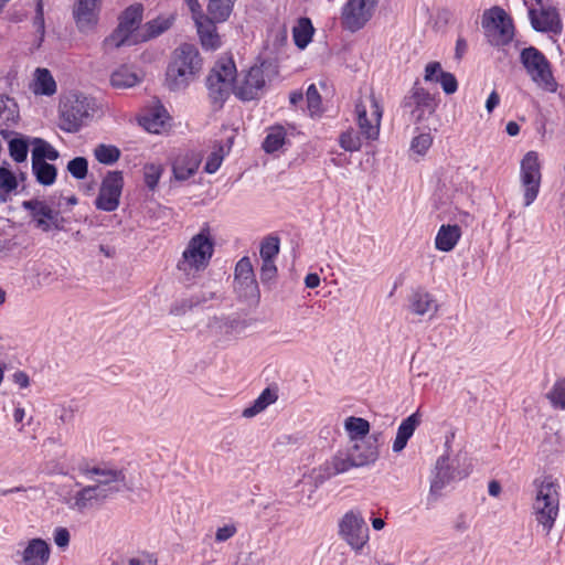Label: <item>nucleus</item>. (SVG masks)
Masks as SVG:
<instances>
[{
  "label": "nucleus",
  "mask_w": 565,
  "mask_h": 565,
  "mask_svg": "<svg viewBox=\"0 0 565 565\" xmlns=\"http://www.w3.org/2000/svg\"><path fill=\"white\" fill-rule=\"evenodd\" d=\"M120 150L114 145L99 143L94 149V156L99 163L111 166L120 158Z\"/></svg>",
  "instance_id": "a19ab883"
},
{
  "label": "nucleus",
  "mask_w": 565,
  "mask_h": 565,
  "mask_svg": "<svg viewBox=\"0 0 565 565\" xmlns=\"http://www.w3.org/2000/svg\"><path fill=\"white\" fill-rule=\"evenodd\" d=\"M175 17L170 14L169 17L159 15L156 19L146 22L141 28V32L138 33L139 43L148 42L160 36L171 29Z\"/></svg>",
  "instance_id": "a878e982"
},
{
  "label": "nucleus",
  "mask_w": 565,
  "mask_h": 565,
  "mask_svg": "<svg viewBox=\"0 0 565 565\" xmlns=\"http://www.w3.org/2000/svg\"><path fill=\"white\" fill-rule=\"evenodd\" d=\"M66 169L73 178L83 180L88 173V161L85 157H75L67 162Z\"/></svg>",
  "instance_id": "de8ad7c7"
},
{
  "label": "nucleus",
  "mask_w": 565,
  "mask_h": 565,
  "mask_svg": "<svg viewBox=\"0 0 565 565\" xmlns=\"http://www.w3.org/2000/svg\"><path fill=\"white\" fill-rule=\"evenodd\" d=\"M236 77V66L232 57H221L206 77L209 96L213 104L223 106L230 96V88Z\"/></svg>",
  "instance_id": "39448f33"
},
{
  "label": "nucleus",
  "mask_w": 565,
  "mask_h": 565,
  "mask_svg": "<svg viewBox=\"0 0 565 565\" xmlns=\"http://www.w3.org/2000/svg\"><path fill=\"white\" fill-rule=\"evenodd\" d=\"M102 0H74L72 15L79 33L93 31L99 21Z\"/></svg>",
  "instance_id": "dca6fc26"
},
{
  "label": "nucleus",
  "mask_w": 565,
  "mask_h": 565,
  "mask_svg": "<svg viewBox=\"0 0 565 565\" xmlns=\"http://www.w3.org/2000/svg\"><path fill=\"white\" fill-rule=\"evenodd\" d=\"M166 119H169L167 110L163 108V106H159L152 109L148 115H145L141 118L140 124L149 132L159 134L160 130L164 127Z\"/></svg>",
  "instance_id": "72a5a7b5"
},
{
  "label": "nucleus",
  "mask_w": 565,
  "mask_h": 565,
  "mask_svg": "<svg viewBox=\"0 0 565 565\" xmlns=\"http://www.w3.org/2000/svg\"><path fill=\"white\" fill-rule=\"evenodd\" d=\"M18 186V177L10 170L9 164L4 161L0 166V190H3L4 192H14Z\"/></svg>",
  "instance_id": "a18cd8bd"
},
{
  "label": "nucleus",
  "mask_w": 565,
  "mask_h": 565,
  "mask_svg": "<svg viewBox=\"0 0 565 565\" xmlns=\"http://www.w3.org/2000/svg\"><path fill=\"white\" fill-rule=\"evenodd\" d=\"M32 172L36 182L41 185L49 186L56 181L57 169L54 164L46 161L32 162Z\"/></svg>",
  "instance_id": "c9c22d12"
},
{
  "label": "nucleus",
  "mask_w": 565,
  "mask_h": 565,
  "mask_svg": "<svg viewBox=\"0 0 565 565\" xmlns=\"http://www.w3.org/2000/svg\"><path fill=\"white\" fill-rule=\"evenodd\" d=\"M534 484L537 487L534 503L536 521L543 526L546 534H548L558 515V484L552 480V477H545L542 481L535 479Z\"/></svg>",
  "instance_id": "20e7f679"
},
{
  "label": "nucleus",
  "mask_w": 565,
  "mask_h": 565,
  "mask_svg": "<svg viewBox=\"0 0 565 565\" xmlns=\"http://www.w3.org/2000/svg\"><path fill=\"white\" fill-rule=\"evenodd\" d=\"M202 67L200 52L194 44L182 43L171 55L164 84L171 92L184 90Z\"/></svg>",
  "instance_id": "f257e3e1"
},
{
  "label": "nucleus",
  "mask_w": 565,
  "mask_h": 565,
  "mask_svg": "<svg viewBox=\"0 0 565 565\" xmlns=\"http://www.w3.org/2000/svg\"><path fill=\"white\" fill-rule=\"evenodd\" d=\"M21 206L25 211H29L35 227L46 233L49 226L46 217L51 214V206L45 201H41L39 199L23 201Z\"/></svg>",
  "instance_id": "bb28decb"
},
{
  "label": "nucleus",
  "mask_w": 565,
  "mask_h": 565,
  "mask_svg": "<svg viewBox=\"0 0 565 565\" xmlns=\"http://www.w3.org/2000/svg\"><path fill=\"white\" fill-rule=\"evenodd\" d=\"M32 148V162H42L46 160L55 161L58 159V151L46 140L42 138L31 139Z\"/></svg>",
  "instance_id": "7c9ffc66"
},
{
  "label": "nucleus",
  "mask_w": 565,
  "mask_h": 565,
  "mask_svg": "<svg viewBox=\"0 0 565 565\" xmlns=\"http://www.w3.org/2000/svg\"><path fill=\"white\" fill-rule=\"evenodd\" d=\"M277 398H278V388L276 386L275 387L268 386V387L264 388L263 392L257 397V399H259V402L264 406H266V408L270 404H274L277 401Z\"/></svg>",
  "instance_id": "e2e57ef3"
},
{
  "label": "nucleus",
  "mask_w": 565,
  "mask_h": 565,
  "mask_svg": "<svg viewBox=\"0 0 565 565\" xmlns=\"http://www.w3.org/2000/svg\"><path fill=\"white\" fill-rule=\"evenodd\" d=\"M236 1L237 0H209L206 15L216 22H225L231 17Z\"/></svg>",
  "instance_id": "2f4dec72"
},
{
  "label": "nucleus",
  "mask_w": 565,
  "mask_h": 565,
  "mask_svg": "<svg viewBox=\"0 0 565 565\" xmlns=\"http://www.w3.org/2000/svg\"><path fill=\"white\" fill-rule=\"evenodd\" d=\"M308 109L311 115L321 111V96L315 84L309 85L306 93Z\"/></svg>",
  "instance_id": "864d4df0"
},
{
  "label": "nucleus",
  "mask_w": 565,
  "mask_h": 565,
  "mask_svg": "<svg viewBox=\"0 0 565 565\" xmlns=\"http://www.w3.org/2000/svg\"><path fill=\"white\" fill-rule=\"evenodd\" d=\"M433 475L427 497L428 508L438 501L446 486L452 481L462 480L468 477L469 472L459 469L458 459H450L449 455L445 454L438 457Z\"/></svg>",
  "instance_id": "0eeeda50"
},
{
  "label": "nucleus",
  "mask_w": 565,
  "mask_h": 565,
  "mask_svg": "<svg viewBox=\"0 0 565 565\" xmlns=\"http://www.w3.org/2000/svg\"><path fill=\"white\" fill-rule=\"evenodd\" d=\"M372 104L374 107L373 116L375 124L367 118L366 108L362 103L355 105V111L358 116V125L363 135L369 140H376L380 134V122L382 118V109L373 98Z\"/></svg>",
  "instance_id": "5701e85b"
},
{
  "label": "nucleus",
  "mask_w": 565,
  "mask_h": 565,
  "mask_svg": "<svg viewBox=\"0 0 565 565\" xmlns=\"http://www.w3.org/2000/svg\"><path fill=\"white\" fill-rule=\"evenodd\" d=\"M521 62L534 81H541L547 84L552 78L550 62L536 47L530 46L523 49L521 52Z\"/></svg>",
  "instance_id": "a211bd4d"
},
{
  "label": "nucleus",
  "mask_w": 565,
  "mask_h": 565,
  "mask_svg": "<svg viewBox=\"0 0 565 565\" xmlns=\"http://www.w3.org/2000/svg\"><path fill=\"white\" fill-rule=\"evenodd\" d=\"M214 253V242L210 235L209 227L202 228L194 235L178 262L177 268L182 273L181 282L189 287L194 278L210 264Z\"/></svg>",
  "instance_id": "f03ea898"
},
{
  "label": "nucleus",
  "mask_w": 565,
  "mask_h": 565,
  "mask_svg": "<svg viewBox=\"0 0 565 565\" xmlns=\"http://www.w3.org/2000/svg\"><path fill=\"white\" fill-rule=\"evenodd\" d=\"M193 309H194V305H193L192 298L190 297V298H185V299L175 301L170 307V313L173 316L180 317Z\"/></svg>",
  "instance_id": "bf43d9fd"
},
{
  "label": "nucleus",
  "mask_w": 565,
  "mask_h": 565,
  "mask_svg": "<svg viewBox=\"0 0 565 565\" xmlns=\"http://www.w3.org/2000/svg\"><path fill=\"white\" fill-rule=\"evenodd\" d=\"M433 303L431 295L423 288L414 290L409 299L411 311L419 316L427 313Z\"/></svg>",
  "instance_id": "e433bc0d"
},
{
  "label": "nucleus",
  "mask_w": 565,
  "mask_h": 565,
  "mask_svg": "<svg viewBox=\"0 0 565 565\" xmlns=\"http://www.w3.org/2000/svg\"><path fill=\"white\" fill-rule=\"evenodd\" d=\"M50 554V544L41 537L31 539L22 552H17V555H21L18 562L23 565H45Z\"/></svg>",
  "instance_id": "4be33fe9"
},
{
  "label": "nucleus",
  "mask_w": 565,
  "mask_h": 565,
  "mask_svg": "<svg viewBox=\"0 0 565 565\" xmlns=\"http://www.w3.org/2000/svg\"><path fill=\"white\" fill-rule=\"evenodd\" d=\"M191 298L194 308H210V306H207V302L210 300L222 301L223 299L222 295L218 294L217 291H201L199 294L192 295Z\"/></svg>",
  "instance_id": "5fc2aeb1"
},
{
  "label": "nucleus",
  "mask_w": 565,
  "mask_h": 565,
  "mask_svg": "<svg viewBox=\"0 0 565 565\" xmlns=\"http://www.w3.org/2000/svg\"><path fill=\"white\" fill-rule=\"evenodd\" d=\"M234 289L241 298L259 300L260 292L249 257H242L235 265Z\"/></svg>",
  "instance_id": "2eb2a0df"
},
{
  "label": "nucleus",
  "mask_w": 565,
  "mask_h": 565,
  "mask_svg": "<svg viewBox=\"0 0 565 565\" xmlns=\"http://www.w3.org/2000/svg\"><path fill=\"white\" fill-rule=\"evenodd\" d=\"M92 107L89 100L85 96H75L67 99L60 106V125L58 127L70 134L81 130L84 120L90 116Z\"/></svg>",
  "instance_id": "f8f14e48"
},
{
  "label": "nucleus",
  "mask_w": 565,
  "mask_h": 565,
  "mask_svg": "<svg viewBox=\"0 0 565 565\" xmlns=\"http://www.w3.org/2000/svg\"><path fill=\"white\" fill-rule=\"evenodd\" d=\"M202 162V154L186 149L178 153L172 162V174L177 181L183 182L193 177Z\"/></svg>",
  "instance_id": "412c9836"
},
{
  "label": "nucleus",
  "mask_w": 565,
  "mask_h": 565,
  "mask_svg": "<svg viewBox=\"0 0 565 565\" xmlns=\"http://www.w3.org/2000/svg\"><path fill=\"white\" fill-rule=\"evenodd\" d=\"M344 429L347 430L352 443L367 438L371 435L370 422L363 417L349 416L344 420Z\"/></svg>",
  "instance_id": "c756f323"
},
{
  "label": "nucleus",
  "mask_w": 565,
  "mask_h": 565,
  "mask_svg": "<svg viewBox=\"0 0 565 565\" xmlns=\"http://www.w3.org/2000/svg\"><path fill=\"white\" fill-rule=\"evenodd\" d=\"M271 71L277 74V67L270 61H263L259 65L252 66L242 82L234 87L235 96L243 102H250L259 98L265 85V73Z\"/></svg>",
  "instance_id": "6e6552de"
},
{
  "label": "nucleus",
  "mask_w": 565,
  "mask_h": 565,
  "mask_svg": "<svg viewBox=\"0 0 565 565\" xmlns=\"http://www.w3.org/2000/svg\"><path fill=\"white\" fill-rule=\"evenodd\" d=\"M333 466L331 473H343L350 470L351 468H360L358 461L355 460L354 455L351 454L348 448L347 452L338 451L330 461Z\"/></svg>",
  "instance_id": "58836bf2"
},
{
  "label": "nucleus",
  "mask_w": 565,
  "mask_h": 565,
  "mask_svg": "<svg viewBox=\"0 0 565 565\" xmlns=\"http://www.w3.org/2000/svg\"><path fill=\"white\" fill-rule=\"evenodd\" d=\"M280 249L278 236L268 235L260 243L259 255L262 259L275 260Z\"/></svg>",
  "instance_id": "c03bdc74"
},
{
  "label": "nucleus",
  "mask_w": 565,
  "mask_h": 565,
  "mask_svg": "<svg viewBox=\"0 0 565 565\" xmlns=\"http://www.w3.org/2000/svg\"><path fill=\"white\" fill-rule=\"evenodd\" d=\"M313 33L315 28L311 20L307 17L299 18L297 24L292 28L295 45L300 50H305L311 42Z\"/></svg>",
  "instance_id": "c85d7f7f"
},
{
  "label": "nucleus",
  "mask_w": 565,
  "mask_h": 565,
  "mask_svg": "<svg viewBox=\"0 0 565 565\" xmlns=\"http://www.w3.org/2000/svg\"><path fill=\"white\" fill-rule=\"evenodd\" d=\"M541 163L535 151H529L521 160L520 180L523 188L524 206H530L537 198L541 186Z\"/></svg>",
  "instance_id": "9b49d317"
},
{
  "label": "nucleus",
  "mask_w": 565,
  "mask_h": 565,
  "mask_svg": "<svg viewBox=\"0 0 565 565\" xmlns=\"http://www.w3.org/2000/svg\"><path fill=\"white\" fill-rule=\"evenodd\" d=\"M339 536L360 553L369 542V526L360 511H349L339 521Z\"/></svg>",
  "instance_id": "1a4fd4ad"
},
{
  "label": "nucleus",
  "mask_w": 565,
  "mask_h": 565,
  "mask_svg": "<svg viewBox=\"0 0 565 565\" xmlns=\"http://www.w3.org/2000/svg\"><path fill=\"white\" fill-rule=\"evenodd\" d=\"M236 533V527L233 524H226L222 527H218L215 533L216 542H225L231 539Z\"/></svg>",
  "instance_id": "69168bd1"
},
{
  "label": "nucleus",
  "mask_w": 565,
  "mask_h": 565,
  "mask_svg": "<svg viewBox=\"0 0 565 565\" xmlns=\"http://www.w3.org/2000/svg\"><path fill=\"white\" fill-rule=\"evenodd\" d=\"M401 106L409 110L413 122L419 124L436 111L437 102L434 95L419 86L416 81L408 94L404 96Z\"/></svg>",
  "instance_id": "9d476101"
},
{
  "label": "nucleus",
  "mask_w": 565,
  "mask_h": 565,
  "mask_svg": "<svg viewBox=\"0 0 565 565\" xmlns=\"http://www.w3.org/2000/svg\"><path fill=\"white\" fill-rule=\"evenodd\" d=\"M443 72L444 71L439 62H429L425 67L424 79L426 82L438 83V76H440Z\"/></svg>",
  "instance_id": "680f3d73"
},
{
  "label": "nucleus",
  "mask_w": 565,
  "mask_h": 565,
  "mask_svg": "<svg viewBox=\"0 0 565 565\" xmlns=\"http://www.w3.org/2000/svg\"><path fill=\"white\" fill-rule=\"evenodd\" d=\"M124 184L121 171H108L102 180L99 192L94 202L95 207L104 212L116 211L120 203Z\"/></svg>",
  "instance_id": "ddd939ff"
},
{
  "label": "nucleus",
  "mask_w": 565,
  "mask_h": 565,
  "mask_svg": "<svg viewBox=\"0 0 565 565\" xmlns=\"http://www.w3.org/2000/svg\"><path fill=\"white\" fill-rule=\"evenodd\" d=\"M47 223V232L55 231H65L66 218L63 217L58 210H55L51 206V214L46 217Z\"/></svg>",
  "instance_id": "13d9d810"
},
{
  "label": "nucleus",
  "mask_w": 565,
  "mask_h": 565,
  "mask_svg": "<svg viewBox=\"0 0 565 565\" xmlns=\"http://www.w3.org/2000/svg\"><path fill=\"white\" fill-rule=\"evenodd\" d=\"M529 18L532 28L536 32L561 34L563 23L559 13L555 7L540 6V14L533 8L529 9Z\"/></svg>",
  "instance_id": "6ab92c4d"
},
{
  "label": "nucleus",
  "mask_w": 565,
  "mask_h": 565,
  "mask_svg": "<svg viewBox=\"0 0 565 565\" xmlns=\"http://www.w3.org/2000/svg\"><path fill=\"white\" fill-rule=\"evenodd\" d=\"M438 83H440L443 90L447 94H454L458 89V82L452 73L443 72L440 76H438Z\"/></svg>",
  "instance_id": "4d7b16f0"
},
{
  "label": "nucleus",
  "mask_w": 565,
  "mask_h": 565,
  "mask_svg": "<svg viewBox=\"0 0 565 565\" xmlns=\"http://www.w3.org/2000/svg\"><path fill=\"white\" fill-rule=\"evenodd\" d=\"M419 424L420 414L418 411L402 420L397 428L396 437L392 447L394 452H401L406 447Z\"/></svg>",
  "instance_id": "393cba45"
},
{
  "label": "nucleus",
  "mask_w": 565,
  "mask_h": 565,
  "mask_svg": "<svg viewBox=\"0 0 565 565\" xmlns=\"http://www.w3.org/2000/svg\"><path fill=\"white\" fill-rule=\"evenodd\" d=\"M56 92V83L47 68L35 71V94L52 96Z\"/></svg>",
  "instance_id": "4c0bfd02"
},
{
  "label": "nucleus",
  "mask_w": 565,
  "mask_h": 565,
  "mask_svg": "<svg viewBox=\"0 0 565 565\" xmlns=\"http://www.w3.org/2000/svg\"><path fill=\"white\" fill-rule=\"evenodd\" d=\"M482 28L488 41L493 46H504L514 38L512 18L501 7L494 6L482 14Z\"/></svg>",
  "instance_id": "423d86ee"
},
{
  "label": "nucleus",
  "mask_w": 565,
  "mask_h": 565,
  "mask_svg": "<svg viewBox=\"0 0 565 565\" xmlns=\"http://www.w3.org/2000/svg\"><path fill=\"white\" fill-rule=\"evenodd\" d=\"M140 82L139 76L129 66L121 65L111 73L110 83L116 88H129Z\"/></svg>",
  "instance_id": "473e14b6"
},
{
  "label": "nucleus",
  "mask_w": 565,
  "mask_h": 565,
  "mask_svg": "<svg viewBox=\"0 0 565 565\" xmlns=\"http://www.w3.org/2000/svg\"><path fill=\"white\" fill-rule=\"evenodd\" d=\"M95 490V494H93L96 498V504L103 503L106 499H108L110 495L121 492L122 488H120L118 484L114 486H104L100 484V482L97 481L96 484L89 486Z\"/></svg>",
  "instance_id": "603ef678"
},
{
  "label": "nucleus",
  "mask_w": 565,
  "mask_h": 565,
  "mask_svg": "<svg viewBox=\"0 0 565 565\" xmlns=\"http://www.w3.org/2000/svg\"><path fill=\"white\" fill-rule=\"evenodd\" d=\"M53 540L57 547L66 548L71 541L70 531L63 526L56 527L53 532Z\"/></svg>",
  "instance_id": "052dcab7"
},
{
  "label": "nucleus",
  "mask_w": 565,
  "mask_h": 565,
  "mask_svg": "<svg viewBox=\"0 0 565 565\" xmlns=\"http://www.w3.org/2000/svg\"><path fill=\"white\" fill-rule=\"evenodd\" d=\"M285 140L286 130L277 126L265 137L262 147L266 153H274L285 143Z\"/></svg>",
  "instance_id": "79ce46f5"
},
{
  "label": "nucleus",
  "mask_w": 565,
  "mask_h": 565,
  "mask_svg": "<svg viewBox=\"0 0 565 565\" xmlns=\"http://www.w3.org/2000/svg\"><path fill=\"white\" fill-rule=\"evenodd\" d=\"M277 273L275 260L262 259L259 277L263 285L270 287L277 277Z\"/></svg>",
  "instance_id": "3c124183"
},
{
  "label": "nucleus",
  "mask_w": 565,
  "mask_h": 565,
  "mask_svg": "<svg viewBox=\"0 0 565 565\" xmlns=\"http://www.w3.org/2000/svg\"><path fill=\"white\" fill-rule=\"evenodd\" d=\"M143 12L145 7L140 2L132 3L125 8L118 15L117 26L105 39L104 43L115 49L138 44L139 36L138 34L135 35V32L138 31L141 25Z\"/></svg>",
  "instance_id": "7ed1b4c3"
},
{
  "label": "nucleus",
  "mask_w": 565,
  "mask_h": 565,
  "mask_svg": "<svg viewBox=\"0 0 565 565\" xmlns=\"http://www.w3.org/2000/svg\"><path fill=\"white\" fill-rule=\"evenodd\" d=\"M163 172V167L157 163H147L143 167V180L150 190H154Z\"/></svg>",
  "instance_id": "8fccbe9b"
},
{
  "label": "nucleus",
  "mask_w": 565,
  "mask_h": 565,
  "mask_svg": "<svg viewBox=\"0 0 565 565\" xmlns=\"http://www.w3.org/2000/svg\"><path fill=\"white\" fill-rule=\"evenodd\" d=\"M78 470L81 473L85 475L88 478H90V475L100 476L102 479L97 480L98 482H100V484L108 487L118 484L120 488H122V491L134 490V484L132 482L127 480L124 469H111L106 467L102 468L98 466L90 468L87 462H83L79 463Z\"/></svg>",
  "instance_id": "aec40b11"
},
{
  "label": "nucleus",
  "mask_w": 565,
  "mask_h": 565,
  "mask_svg": "<svg viewBox=\"0 0 565 565\" xmlns=\"http://www.w3.org/2000/svg\"><path fill=\"white\" fill-rule=\"evenodd\" d=\"M433 138L430 134H420L412 140L411 148L418 154H424L430 148Z\"/></svg>",
  "instance_id": "6e6d98bb"
},
{
  "label": "nucleus",
  "mask_w": 565,
  "mask_h": 565,
  "mask_svg": "<svg viewBox=\"0 0 565 565\" xmlns=\"http://www.w3.org/2000/svg\"><path fill=\"white\" fill-rule=\"evenodd\" d=\"M332 468L333 466L331 462H326L324 465L320 466L318 472L315 476L316 484H321L331 477L337 476L338 473H331Z\"/></svg>",
  "instance_id": "0e129e2a"
},
{
  "label": "nucleus",
  "mask_w": 565,
  "mask_h": 565,
  "mask_svg": "<svg viewBox=\"0 0 565 565\" xmlns=\"http://www.w3.org/2000/svg\"><path fill=\"white\" fill-rule=\"evenodd\" d=\"M31 139L23 135H17L8 142L9 154L17 163L26 161Z\"/></svg>",
  "instance_id": "f704fd0d"
},
{
  "label": "nucleus",
  "mask_w": 565,
  "mask_h": 565,
  "mask_svg": "<svg viewBox=\"0 0 565 565\" xmlns=\"http://www.w3.org/2000/svg\"><path fill=\"white\" fill-rule=\"evenodd\" d=\"M266 408L259 399H255L248 407L244 408L242 415L245 418H252Z\"/></svg>",
  "instance_id": "774afa93"
},
{
  "label": "nucleus",
  "mask_w": 565,
  "mask_h": 565,
  "mask_svg": "<svg viewBox=\"0 0 565 565\" xmlns=\"http://www.w3.org/2000/svg\"><path fill=\"white\" fill-rule=\"evenodd\" d=\"M460 236L461 228L459 225L444 224L436 235L435 246L438 250L450 252L457 245Z\"/></svg>",
  "instance_id": "cd10ccee"
},
{
  "label": "nucleus",
  "mask_w": 565,
  "mask_h": 565,
  "mask_svg": "<svg viewBox=\"0 0 565 565\" xmlns=\"http://www.w3.org/2000/svg\"><path fill=\"white\" fill-rule=\"evenodd\" d=\"M339 142L345 151L354 152L361 149L362 141L359 132L349 129L340 135Z\"/></svg>",
  "instance_id": "49530a36"
},
{
  "label": "nucleus",
  "mask_w": 565,
  "mask_h": 565,
  "mask_svg": "<svg viewBox=\"0 0 565 565\" xmlns=\"http://www.w3.org/2000/svg\"><path fill=\"white\" fill-rule=\"evenodd\" d=\"M547 397L554 407L565 409V376L555 382Z\"/></svg>",
  "instance_id": "09e8293b"
},
{
  "label": "nucleus",
  "mask_w": 565,
  "mask_h": 565,
  "mask_svg": "<svg viewBox=\"0 0 565 565\" xmlns=\"http://www.w3.org/2000/svg\"><path fill=\"white\" fill-rule=\"evenodd\" d=\"M222 159L216 152H212L206 160L204 171L210 174L215 173L222 163Z\"/></svg>",
  "instance_id": "338daca9"
},
{
  "label": "nucleus",
  "mask_w": 565,
  "mask_h": 565,
  "mask_svg": "<svg viewBox=\"0 0 565 565\" xmlns=\"http://www.w3.org/2000/svg\"><path fill=\"white\" fill-rule=\"evenodd\" d=\"M194 22L202 47L211 51L217 50L222 44L215 25L217 22L207 15Z\"/></svg>",
  "instance_id": "b1692460"
},
{
  "label": "nucleus",
  "mask_w": 565,
  "mask_h": 565,
  "mask_svg": "<svg viewBox=\"0 0 565 565\" xmlns=\"http://www.w3.org/2000/svg\"><path fill=\"white\" fill-rule=\"evenodd\" d=\"M19 119V110L15 100L7 95H0V121L15 124Z\"/></svg>",
  "instance_id": "ea45409f"
},
{
  "label": "nucleus",
  "mask_w": 565,
  "mask_h": 565,
  "mask_svg": "<svg viewBox=\"0 0 565 565\" xmlns=\"http://www.w3.org/2000/svg\"><path fill=\"white\" fill-rule=\"evenodd\" d=\"M93 494H95V490L93 488L88 486L82 488L74 495V502L72 503L71 508L82 512L88 508L94 507L96 504V498Z\"/></svg>",
  "instance_id": "37998d69"
},
{
  "label": "nucleus",
  "mask_w": 565,
  "mask_h": 565,
  "mask_svg": "<svg viewBox=\"0 0 565 565\" xmlns=\"http://www.w3.org/2000/svg\"><path fill=\"white\" fill-rule=\"evenodd\" d=\"M379 0H349L342 9L341 23L345 30L356 32L372 18Z\"/></svg>",
  "instance_id": "4468645a"
},
{
  "label": "nucleus",
  "mask_w": 565,
  "mask_h": 565,
  "mask_svg": "<svg viewBox=\"0 0 565 565\" xmlns=\"http://www.w3.org/2000/svg\"><path fill=\"white\" fill-rule=\"evenodd\" d=\"M385 438L382 431H373L367 438L358 440L349 447L360 467L370 466L376 462L380 457V447L384 445Z\"/></svg>",
  "instance_id": "f3484780"
}]
</instances>
